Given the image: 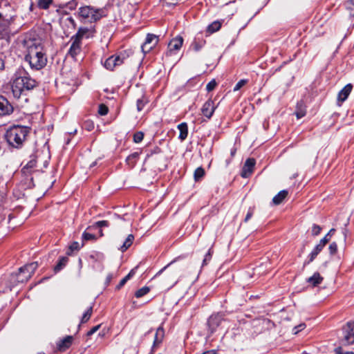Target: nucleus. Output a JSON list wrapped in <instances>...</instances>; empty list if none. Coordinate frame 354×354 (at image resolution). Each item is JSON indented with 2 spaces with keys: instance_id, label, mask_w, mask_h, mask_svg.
I'll return each mask as SVG.
<instances>
[{
  "instance_id": "obj_1",
  "label": "nucleus",
  "mask_w": 354,
  "mask_h": 354,
  "mask_svg": "<svg viewBox=\"0 0 354 354\" xmlns=\"http://www.w3.org/2000/svg\"><path fill=\"white\" fill-rule=\"evenodd\" d=\"M37 86L36 81L30 76L21 73L15 77L12 81L11 88L15 98L21 100L25 102L28 101L27 95L29 91Z\"/></svg>"
},
{
  "instance_id": "obj_2",
  "label": "nucleus",
  "mask_w": 354,
  "mask_h": 354,
  "mask_svg": "<svg viewBox=\"0 0 354 354\" xmlns=\"http://www.w3.org/2000/svg\"><path fill=\"white\" fill-rule=\"evenodd\" d=\"M31 128L27 126L12 125L6 131L4 137L9 147L21 149L27 140Z\"/></svg>"
},
{
  "instance_id": "obj_3",
  "label": "nucleus",
  "mask_w": 354,
  "mask_h": 354,
  "mask_svg": "<svg viewBox=\"0 0 354 354\" xmlns=\"http://www.w3.org/2000/svg\"><path fill=\"white\" fill-rule=\"evenodd\" d=\"M25 60L29 63L32 69L39 70L46 65L47 58L40 44H32L28 46Z\"/></svg>"
},
{
  "instance_id": "obj_4",
  "label": "nucleus",
  "mask_w": 354,
  "mask_h": 354,
  "mask_svg": "<svg viewBox=\"0 0 354 354\" xmlns=\"http://www.w3.org/2000/svg\"><path fill=\"white\" fill-rule=\"evenodd\" d=\"M75 15L82 21L93 23L100 20L104 15V11L102 8L84 6L79 8Z\"/></svg>"
},
{
  "instance_id": "obj_5",
  "label": "nucleus",
  "mask_w": 354,
  "mask_h": 354,
  "mask_svg": "<svg viewBox=\"0 0 354 354\" xmlns=\"http://www.w3.org/2000/svg\"><path fill=\"white\" fill-rule=\"evenodd\" d=\"M37 267L38 263L36 261L21 267L19 269L18 281L21 283L27 281L32 277Z\"/></svg>"
},
{
  "instance_id": "obj_6",
  "label": "nucleus",
  "mask_w": 354,
  "mask_h": 354,
  "mask_svg": "<svg viewBox=\"0 0 354 354\" xmlns=\"http://www.w3.org/2000/svg\"><path fill=\"white\" fill-rule=\"evenodd\" d=\"M342 345H350L354 343V322H348L342 328V335L341 337Z\"/></svg>"
},
{
  "instance_id": "obj_7",
  "label": "nucleus",
  "mask_w": 354,
  "mask_h": 354,
  "mask_svg": "<svg viewBox=\"0 0 354 354\" xmlns=\"http://www.w3.org/2000/svg\"><path fill=\"white\" fill-rule=\"evenodd\" d=\"M128 57L125 52H121L118 55H114L107 58L104 64V67L109 70H113L117 66L122 64Z\"/></svg>"
},
{
  "instance_id": "obj_8",
  "label": "nucleus",
  "mask_w": 354,
  "mask_h": 354,
  "mask_svg": "<svg viewBox=\"0 0 354 354\" xmlns=\"http://www.w3.org/2000/svg\"><path fill=\"white\" fill-rule=\"evenodd\" d=\"M36 162H37L35 159H32L21 169L22 175L27 180H28V183H26L28 188H31L35 186L32 175L34 171V168L36 167Z\"/></svg>"
},
{
  "instance_id": "obj_9",
  "label": "nucleus",
  "mask_w": 354,
  "mask_h": 354,
  "mask_svg": "<svg viewBox=\"0 0 354 354\" xmlns=\"http://www.w3.org/2000/svg\"><path fill=\"white\" fill-rule=\"evenodd\" d=\"M183 44V38L181 36H177L173 38L168 44V50L165 53L166 57L177 54Z\"/></svg>"
},
{
  "instance_id": "obj_10",
  "label": "nucleus",
  "mask_w": 354,
  "mask_h": 354,
  "mask_svg": "<svg viewBox=\"0 0 354 354\" xmlns=\"http://www.w3.org/2000/svg\"><path fill=\"white\" fill-rule=\"evenodd\" d=\"M14 111L11 103L3 95H0V118L10 115Z\"/></svg>"
},
{
  "instance_id": "obj_11",
  "label": "nucleus",
  "mask_w": 354,
  "mask_h": 354,
  "mask_svg": "<svg viewBox=\"0 0 354 354\" xmlns=\"http://www.w3.org/2000/svg\"><path fill=\"white\" fill-rule=\"evenodd\" d=\"M158 42V37L153 34H147L145 43L142 45L144 53L149 52Z\"/></svg>"
},
{
  "instance_id": "obj_12",
  "label": "nucleus",
  "mask_w": 354,
  "mask_h": 354,
  "mask_svg": "<svg viewBox=\"0 0 354 354\" xmlns=\"http://www.w3.org/2000/svg\"><path fill=\"white\" fill-rule=\"evenodd\" d=\"M223 319L222 315L219 313L212 315L209 317L207 320V325L211 333H213L216 330L221 324Z\"/></svg>"
},
{
  "instance_id": "obj_13",
  "label": "nucleus",
  "mask_w": 354,
  "mask_h": 354,
  "mask_svg": "<svg viewBox=\"0 0 354 354\" xmlns=\"http://www.w3.org/2000/svg\"><path fill=\"white\" fill-rule=\"evenodd\" d=\"M256 164L254 158H248L242 168L241 176L243 178L249 177L253 172L254 167Z\"/></svg>"
},
{
  "instance_id": "obj_14",
  "label": "nucleus",
  "mask_w": 354,
  "mask_h": 354,
  "mask_svg": "<svg viewBox=\"0 0 354 354\" xmlns=\"http://www.w3.org/2000/svg\"><path fill=\"white\" fill-rule=\"evenodd\" d=\"M216 106H214V102L211 100H209L203 104L201 111L205 117L209 119L212 118Z\"/></svg>"
},
{
  "instance_id": "obj_15",
  "label": "nucleus",
  "mask_w": 354,
  "mask_h": 354,
  "mask_svg": "<svg viewBox=\"0 0 354 354\" xmlns=\"http://www.w3.org/2000/svg\"><path fill=\"white\" fill-rule=\"evenodd\" d=\"M73 41L71 47L68 50V54L73 58H75L81 51V41L75 39H71Z\"/></svg>"
},
{
  "instance_id": "obj_16",
  "label": "nucleus",
  "mask_w": 354,
  "mask_h": 354,
  "mask_svg": "<svg viewBox=\"0 0 354 354\" xmlns=\"http://www.w3.org/2000/svg\"><path fill=\"white\" fill-rule=\"evenodd\" d=\"M73 340V336L68 335L60 340L57 343V348L60 351H65L72 344Z\"/></svg>"
},
{
  "instance_id": "obj_17",
  "label": "nucleus",
  "mask_w": 354,
  "mask_h": 354,
  "mask_svg": "<svg viewBox=\"0 0 354 354\" xmlns=\"http://www.w3.org/2000/svg\"><path fill=\"white\" fill-rule=\"evenodd\" d=\"M352 85L348 84L346 85L338 93V100L339 102H344L348 97L352 91Z\"/></svg>"
},
{
  "instance_id": "obj_18",
  "label": "nucleus",
  "mask_w": 354,
  "mask_h": 354,
  "mask_svg": "<svg viewBox=\"0 0 354 354\" xmlns=\"http://www.w3.org/2000/svg\"><path fill=\"white\" fill-rule=\"evenodd\" d=\"M164 337V330L162 327H158L154 337L153 344V349L156 346H158Z\"/></svg>"
},
{
  "instance_id": "obj_19",
  "label": "nucleus",
  "mask_w": 354,
  "mask_h": 354,
  "mask_svg": "<svg viewBox=\"0 0 354 354\" xmlns=\"http://www.w3.org/2000/svg\"><path fill=\"white\" fill-rule=\"evenodd\" d=\"M178 129L180 131L178 138L183 141L185 140L188 135V127L186 122H182L178 125Z\"/></svg>"
},
{
  "instance_id": "obj_20",
  "label": "nucleus",
  "mask_w": 354,
  "mask_h": 354,
  "mask_svg": "<svg viewBox=\"0 0 354 354\" xmlns=\"http://www.w3.org/2000/svg\"><path fill=\"white\" fill-rule=\"evenodd\" d=\"M324 248L320 243H319L313 249V250L310 252V254L308 256V261H306L305 263H310L312 262L316 257L318 255V254L322 250V249Z\"/></svg>"
},
{
  "instance_id": "obj_21",
  "label": "nucleus",
  "mask_w": 354,
  "mask_h": 354,
  "mask_svg": "<svg viewBox=\"0 0 354 354\" xmlns=\"http://www.w3.org/2000/svg\"><path fill=\"white\" fill-rule=\"evenodd\" d=\"M322 281L323 277H321L319 272H315L312 277L307 279V281L314 287L320 284Z\"/></svg>"
},
{
  "instance_id": "obj_22",
  "label": "nucleus",
  "mask_w": 354,
  "mask_h": 354,
  "mask_svg": "<svg viewBox=\"0 0 354 354\" xmlns=\"http://www.w3.org/2000/svg\"><path fill=\"white\" fill-rule=\"evenodd\" d=\"M288 191L281 190L272 198V202L274 205H279L283 199L287 196Z\"/></svg>"
},
{
  "instance_id": "obj_23",
  "label": "nucleus",
  "mask_w": 354,
  "mask_h": 354,
  "mask_svg": "<svg viewBox=\"0 0 354 354\" xmlns=\"http://www.w3.org/2000/svg\"><path fill=\"white\" fill-rule=\"evenodd\" d=\"M68 261V258L67 257H62L59 258V261L56 264V266L54 268V271L55 272H59L61 270H62L66 265L67 264Z\"/></svg>"
},
{
  "instance_id": "obj_24",
  "label": "nucleus",
  "mask_w": 354,
  "mask_h": 354,
  "mask_svg": "<svg viewBox=\"0 0 354 354\" xmlns=\"http://www.w3.org/2000/svg\"><path fill=\"white\" fill-rule=\"evenodd\" d=\"M134 240V236L133 234H129L123 244L120 246V250L123 252L126 251L133 243Z\"/></svg>"
},
{
  "instance_id": "obj_25",
  "label": "nucleus",
  "mask_w": 354,
  "mask_h": 354,
  "mask_svg": "<svg viewBox=\"0 0 354 354\" xmlns=\"http://www.w3.org/2000/svg\"><path fill=\"white\" fill-rule=\"evenodd\" d=\"M88 32V29L87 28L80 27L77 33L73 35L71 39H75L79 41H81L83 37Z\"/></svg>"
},
{
  "instance_id": "obj_26",
  "label": "nucleus",
  "mask_w": 354,
  "mask_h": 354,
  "mask_svg": "<svg viewBox=\"0 0 354 354\" xmlns=\"http://www.w3.org/2000/svg\"><path fill=\"white\" fill-rule=\"evenodd\" d=\"M221 21H214L211 24H209L207 27V31L209 33H214L218 31L221 27Z\"/></svg>"
},
{
  "instance_id": "obj_27",
  "label": "nucleus",
  "mask_w": 354,
  "mask_h": 354,
  "mask_svg": "<svg viewBox=\"0 0 354 354\" xmlns=\"http://www.w3.org/2000/svg\"><path fill=\"white\" fill-rule=\"evenodd\" d=\"M53 3V0H38L37 6L39 9L47 10Z\"/></svg>"
},
{
  "instance_id": "obj_28",
  "label": "nucleus",
  "mask_w": 354,
  "mask_h": 354,
  "mask_svg": "<svg viewBox=\"0 0 354 354\" xmlns=\"http://www.w3.org/2000/svg\"><path fill=\"white\" fill-rule=\"evenodd\" d=\"M139 152H134L130 154L126 159L127 163L131 167L134 166L136 162V160L139 156Z\"/></svg>"
},
{
  "instance_id": "obj_29",
  "label": "nucleus",
  "mask_w": 354,
  "mask_h": 354,
  "mask_svg": "<svg viewBox=\"0 0 354 354\" xmlns=\"http://www.w3.org/2000/svg\"><path fill=\"white\" fill-rule=\"evenodd\" d=\"M77 5H78V3H77V0H71L68 2H67L66 3L59 6V8H66V9H68L69 10L72 11V10H74L76 9V8L77 7Z\"/></svg>"
},
{
  "instance_id": "obj_30",
  "label": "nucleus",
  "mask_w": 354,
  "mask_h": 354,
  "mask_svg": "<svg viewBox=\"0 0 354 354\" xmlns=\"http://www.w3.org/2000/svg\"><path fill=\"white\" fill-rule=\"evenodd\" d=\"M134 273L135 272L133 270H131L130 272L120 281L115 288L117 290H120L122 286H124L127 281L131 278Z\"/></svg>"
},
{
  "instance_id": "obj_31",
  "label": "nucleus",
  "mask_w": 354,
  "mask_h": 354,
  "mask_svg": "<svg viewBox=\"0 0 354 354\" xmlns=\"http://www.w3.org/2000/svg\"><path fill=\"white\" fill-rule=\"evenodd\" d=\"M93 313V306H90L86 311L83 314L81 319V323H86L89 320Z\"/></svg>"
},
{
  "instance_id": "obj_32",
  "label": "nucleus",
  "mask_w": 354,
  "mask_h": 354,
  "mask_svg": "<svg viewBox=\"0 0 354 354\" xmlns=\"http://www.w3.org/2000/svg\"><path fill=\"white\" fill-rule=\"evenodd\" d=\"M149 290H150V289L149 287L144 286L136 292L135 296L137 298H140V297L145 296V295H147L149 292Z\"/></svg>"
},
{
  "instance_id": "obj_33",
  "label": "nucleus",
  "mask_w": 354,
  "mask_h": 354,
  "mask_svg": "<svg viewBox=\"0 0 354 354\" xmlns=\"http://www.w3.org/2000/svg\"><path fill=\"white\" fill-rule=\"evenodd\" d=\"M194 180L196 181L199 180L205 175V170L201 167H198L194 171Z\"/></svg>"
},
{
  "instance_id": "obj_34",
  "label": "nucleus",
  "mask_w": 354,
  "mask_h": 354,
  "mask_svg": "<svg viewBox=\"0 0 354 354\" xmlns=\"http://www.w3.org/2000/svg\"><path fill=\"white\" fill-rule=\"evenodd\" d=\"M345 6L347 10L349 12L351 16H354V0H348L345 3Z\"/></svg>"
},
{
  "instance_id": "obj_35",
  "label": "nucleus",
  "mask_w": 354,
  "mask_h": 354,
  "mask_svg": "<svg viewBox=\"0 0 354 354\" xmlns=\"http://www.w3.org/2000/svg\"><path fill=\"white\" fill-rule=\"evenodd\" d=\"M4 182L2 179V177L0 176V206L3 203L5 199L6 193L3 188Z\"/></svg>"
},
{
  "instance_id": "obj_36",
  "label": "nucleus",
  "mask_w": 354,
  "mask_h": 354,
  "mask_svg": "<svg viewBox=\"0 0 354 354\" xmlns=\"http://www.w3.org/2000/svg\"><path fill=\"white\" fill-rule=\"evenodd\" d=\"M205 44V41H197L196 40H194L193 41V43L191 45V48L194 50V51H198L200 50L202 47Z\"/></svg>"
},
{
  "instance_id": "obj_37",
  "label": "nucleus",
  "mask_w": 354,
  "mask_h": 354,
  "mask_svg": "<svg viewBox=\"0 0 354 354\" xmlns=\"http://www.w3.org/2000/svg\"><path fill=\"white\" fill-rule=\"evenodd\" d=\"M147 100H145V97H143L142 98L138 99L136 102L138 111H141L143 109L145 104H147Z\"/></svg>"
},
{
  "instance_id": "obj_38",
  "label": "nucleus",
  "mask_w": 354,
  "mask_h": 354,
  "mask_svg": "<svg viewBox=\"0 0 354 354\" xmlns=\"http://www.w3.org/2000/svg\"><path fill=\"white\" fill-rule=\"evenodd\" d=\"M144 138V133L142 131H138L133 135V142L136 143L140 142Z\"/></svg>"
},
{
  "instance_id": "obj_39",
  "label": "nucleus",
  "mask_w": 354,
  "mask_h": 354,
  "mask_svg": "<svg viewBox=\"0 0 354 354\" xmlns=\"http://www.w3.org/2000/svg\"><path fill=\"white\" fill-rule=\"evenodd\" d=\"M296 116L298 119L301 118L306 115V111L301 107V105L297 104V110L295 113Z\"/></svg>"
},
{
  "instance_id": "obj_40",
  "label": "nucleus",
  "mask_w": 354,
  "mask_h": 354,
  "mask_svg": "<svg viewBox=\"0 0 354 354\" xmlns=\"http://www.w3.org/2000/svg\"><path fill=\"white\" fill-rule=\"evenodd\" d=\"M109 112L108 107L104 104H101L99 105L98 108V113L101 115H106Z\"/></svg>"
},
{
  "instance_id": "obj_41",
  "label": "nucleus",
  "mask_w": 354,
  "mask_h": 354,
  "mask_svg": "<svg viewBox=\"0 0 354 354\" xmlns=\"http://www.w3.org/2000/svg\"><path fill=\"white\" fill-rule=\"evenodd\" d=\"M248 80L246 79H243L239 81L234 88V91H239L241 88L245 86L248 83Z\"/></svg>"
},
{
  "instance_id": "obj_42",
  "label": "nucleus",
  "mask_w": 354,
  "mask_h": 354,
  "mask_svg": "<svg viewBox=\"0 0 354 354\" xmlns=\"http://www.w3.org/2000/svg\"><path fill=\"white\" fill-rule=\"evenodd\" d=\"M212 256V252L211 249H209L208 252L205 254L204 259L203 261L202 266H204L207 264V263L211 260Z\"/></svg>"
},
{
  "instance_id": "obj_43",
  "label": "nucleus",
  "mask_w": 354,
  "mask_h": 354,
  "mask_svg": "<svg viewBox=\"0 0 354 354\" xmlns=\"http://www.w3.org/2000/svg\"><path fill=\"white\" fill-rule=\"evenodd\" d=\"M83 127L88 131L94 129V123L91 120H86L84 122Z\"/></svg>"
},
{
  "instance_id": "obj_44",
  "label": "nucleus",
  "mask_w": 354,
  "mask_h": 354,
  "mask_svg": "<svg viewBox=\"0 0 354 354\" xmlns=\"http://www.w3.org/2000/svg\"><path fill=\"white\" fill-rule=\"evenodd\" d=\"M322 230V227L316 224H314L312 227L311 233L313 236H317L319 234L320 232Z\"/></svg>"
},
{
  "instance_id": "obj_45",
  "label": "nucleus",
  "mask_w": 354,
  "mask_h": 354,
  "mask_svg": "<svg viewBox=\"0 0 354 354\" xmlns=\"http://www.w3.org/2000/svg\"><path fill=\"white\" fill-rule=\"evenodd\" d=\"M82 239H83V241L95 240V236L94 234H93L84 232L82 234Z\"/></svg>"
},
{
  "instance_id": "obj_46",
  "label": "nucleus",
  "mask_w": 354,
  "mask_h": 354,
  "mask_svg": "<svg viewBox=\"0 0 354 354\" xmlns=\"http://www.w3.org/2000/svg\"><path fill=\"white\" fill-rule=\"evenodd\" d=\"M329 252L330 254H334L337 250V245L335 242H333L329 245L328 247Z\"/></svg>"
},
{
  "instance_id": "obj_47",
  "label": "nucleus",
  "mask_w": 354,
  "mask_h": 354,
  "mask_svg": "<svg viewBox=\"0 0 354 354\" xmlns=\"http://www.w3.org/2000/svg\"><path fill=\"white\" fill-rule=\"evenodd\" d=\"M216 82L214 80H212V81H210L206 86V90L207 91H212V90H214L216 86Z\"/></svg>"
},
{
  "instance_id": "obj_48",
  "label": "nucleus",
  "mask_w": 354,
  "mask_h": 354,
  "mask_svg": "<svg viewBox=\"0 0 354 354\" xmlns=\"http://www.w3.org/2000/svg\"><path fill=\"white\" fill-rule=\"evenodd\" d=\"M336 354H354L352 351H344L342 347H337L335 349Z\"/></svg>"
},
{
  "instance_id": "obj_49",
  "label": "nucleus",
  "mask_w": 354,
  "mask_h": 354,
  "mask_svg": "<svg viewBox=\"0 0 354 354\" xmlns=\"http://www.w3.org/2000/svg\"><path fill=\"white\" fill-rule=\"evenodd\" d=\"M306 327V324H301L295 327H294L293 328V333L295 334H297L298 333L299 331H301L302 330H304Z\"/></svg>"
},
{
  "instance_id": "obj_50",
  "label": "nucleus",
  "mask_w": 354,
  "mask_h": 354,
  "mask_svg": "<svg viewBox=\"0 0 354 354\" xmlns=\"http://www.w3.org/2000/svg\"><path fill=\"white\" fill-rule=\"evenodd\" d=\"M254 214V207H250L245 218V222H248Z\"/></svg>"
},
{
  "instance_id": "obj_51",
  "label": "nucleus",
  "mask_w": 354,
  "mask_h": 354,
  "mask_svg": "<svg viewBox=\"0 0 354 354\" xmlns=\"http://www.w3.org/2000/svg\"><path fill=\"white\" fill-rule=\"evenodd\" d=\"M95 225L98 227H108L109 222L107 221H100L95 223Z\"/></svg>"
},
{
  "instance_id": "obj_52",
  "label": "nucleus",
  "mask_w": 354,
  "mask_h": 354,
  "mask_svg": "<svg viewBox=\"0 0 354 354\" xmlns=\"http://www.w3.org/2000/svg\"><path fill=\"white\" fill-rule=\"evenodd\" d=\"M330 236L328 234L325 235V236L324 238H322L319 243L323 245V246H325L326 245V243L330 241Z\"/></svg>"
},
{
  "instance_id": "obj_53",
  "label": "nucleus",
  "mask_w": 354,
  "mask_h": 354,
  "mask_svg": "<svg viewBox=\"0 0 354 354\" xmlns=\"http://www.w3.org/2000/svg\"><path fill=\"white\" fill-rule=\"evenodd\" d=\"M66 20L68 21L69 24L71 26V27L73 29H75V28H76V22H75V19L72 17H68L66 19Z\"/></svg>"
},
{
  "instance_id": "obj_54",
  "label": "nucleus",
  "mask_w": 354,
  "mask_h": 354,
  "mask_svg": "<svg viewBox=\"0 0 354 354\" xmlns=\"http://www.w3.org/2000/svg\"><path fill=\"white\" fill-rule=\"evenodd\" d=\"M100 327V325L93 327L89 331L87 332V336H91L94 334Z\"/></svg>"
},
{
  "instance_id": "obj_55",
  "label": "nucleus",
  "mask_w": 354,
  "mask_h": 354,
  "mask_svg": "<svg viewBox=\"0 0 354 354\" xmlns=\"http://www.w3.org/2000/svg\"><path fill=\"white\" fill-rule=\"evenodd\" d=\"M80 248V244L78 242H73L71 246H70V250L71 251H73V250H78Z\"/></svg>"
},
{
  "instance_id": "obj_56",
  "label": "nucleus",
  "mask_w": 354,
  "mask_h": 354,
  "mask_svg": "<svg viewBox=\"0 0 354 354\" xmlns=\"http://www.w3.org/2000/svg\"><path fill=\"white\" fill-rule=\"evenodd\" d=\"M113 274L112 273H109L106 276V281H105V284L106 286H108L111 283V281L113 279Z\"/></svg>"
},
{
  "instance_id": "obj_57",
  "label": "nucleus",
  "mask_w": 354,
  "mask_h": 354,
  "mask_svg": "<svg viewBox=\"0 0 354 354\" xmlns=\"http://www.w3.org/2000/svg\"><path fill=\"white\" fill-rule=\"evenodd\" d=\"M236 153V148H235V147L232 148L231 151H230V155H231L232 158L235 156Z\"/></svg>"
},
{
  "instance_id": "obj_58",
  "label": "nucleus",
  "mask_w": 354,
  "mask_h": 354,
  "mask_svg": "<svg viewBox=\"0 0 354 354\" xmlns=\"http://www.w3.org/2000/svg\"><path fill=\"white\" fill-rule=\"evenodd\" d=\"M203 354H217V353H216V351L210 350V351H207L204 352Z\"/></svg>"
},
{
  "instance_id": "obj_59",
  "label": "nucleus",
  "mask_w": 354,
  "mask_h": 354,
  "mask_svg": "<svg viewBox=\"0 0 354 354\" xmlns=\"http://www.w3.org/2000/svg\"><path fill=\"white\" fill-rule=\"evenodd\" d=\"M4 68V62L0 58V70H3Z\"/></svg>"
},
{
  "instance_id": "obj_60",
  "label": "nucleus",
  "mask_w": 354,
  "mask_h": 354,
  "mask_svg": "<svg viewBox=\"0 0 354 354\" xmlns=\"http://www.w3.org/2000/svg\"><path fill=\"white\" fill-rule=\"evenodd\" d=\"M175 261V260L172 261L170 263H169L167 266H166L165 267H164L162 270H160L159 271L158 273H160L162 272L165 269H166L167 267H169L171 264H172Z\"/></svg>"
},
{
  "instance_id": "obj_61",
  "label": "nucleus",
  "mask_w": 354,
  "mask_h": 354,
  "mask_svg": "<svg viewBox=\"0 0 354 354\" xmlns=\"http://www.w3.org/2000/svg\"><path fill=\"white\" fill-rule=\"evenodd\" d=\"M335 230L333 228V229H331V230L328 232V234H328V235H329L330 236H331L333 234V233L335 232Z\"/></svg>"
},
{
  "instance_id": "obj_62",
  "label": "nucleus",
  "mask_w": 354,
  "mask_h": 354,
  "mask_svg": "<svg viewBox=\"0 0 354 354\" xmlns=\"http://www.w3.org/2000/svg\"><path fill=\"white\" fill-rule=\"evenodd\" d=\"M97 160H95V161H94L93 163H91V164L90 167H95V165H97Z\"/></svg>"
},
{
  "instance_id": "obj_63",
  "label": "nucleus",
  "mask_w": 354,
  "mask_h": 354,
  "mask_svg": "<svg viewBox=\"0 0 354 354\" xmlns=\"http://www.w3.org/2000/svg\"><path fill=\"white\" fill-rule=\"evenodd\" d=\"M177 280H174L172 283V284L171 285V287L174 286L176 283H177Z\"/></svg>"
},
{
  "instance_id": "obj_64",
  "label": "nucleus",
  "mask_w": 354,
  "mask_h": 354,
  "mask_svg": "<svg viewBox=\"0 0 354 354\" xmlns=\"http://www.w3.org/2000/svg\"><path fill=\"white\" fill-rule=\"evenodd\" d=\"M230 162V160H226V165H228Z\"/></svg>"
}]
</instances>
